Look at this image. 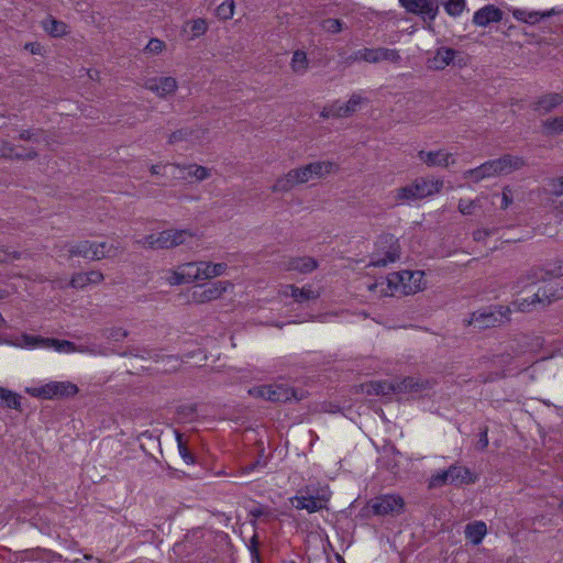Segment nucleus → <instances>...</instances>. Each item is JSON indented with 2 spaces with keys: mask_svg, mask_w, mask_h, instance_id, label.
<instances>
[{
  "mask_svg": "<svg viewBox=\"0 0 563 563\" xmlns=\"http://www.w3.org/2000/svg\"><path fill=\"white\" fill-rule=\"evenodd\" d=\"M368 290L377 297L407 296L426 288L424 273L421 271H400L368 285Z\"/></svg>",
  "mask_w": 563,
  "mask_h": 563,
  "instance_id": "obj_1",
  "label": "nucleus"
},
{
  "mask_svg": "<svg viewBox=\"0 0 563 563\" xmlns=\"http://www.w3.org/2000/svg\"><path fill=\"white\" fill-rule=\"evenodd\" d=\"M330 497L331 492L327 485L309 484L289 500L297 510H306L309 514H313L327 508Z\"/></svg>",
  "mask_w": 563,
  "mask_h": 563,
  "instance_id": "obj_2",
  "label": "nucleus"
},
{
  "mask_svg": "<svg viewBox=\"0 0 563 563\" xmlns=\"http://www.w3.org/2000/svg\"><path fill=\"white\" fill-rule=\"evenodd\" d=\"M523 165V161L518 156L505 155L500 158L488 161L481 166L465 172V178L475 181L485 178L510 174L519 169Z\"/></svg>",
  "mask_w": 563,
  "mask_h": 563,
  "instance_id": "obj_3",
  "label": "nucleus"
},
{
  "mask_svg": "<svg viewBox=\"0 0 563 563\" xmlns=\"http://www.w3.org/2000/svg\"><path fill=\"white\" fill-rule=\"evenodd\" d=\"M10 344L25 350H54L58 353H73L76 351L74 343L66 340L43 338L41 335L21 333L12 336Z\"/></svg>",
  "mask_w": 563,
  "mask_h": 563,
  "instance_id": "obj_4",
  "label": "nucleus"
},
{
  "mask_svg": "<svg viewBox=\"0 0 563 563\" xmlns=\"http://www.w3.org/2000/svg\"><path fill=\"white\" fill-rule=\"evenodd\" d=\"M443 187V181L434 178H418L412 184L397 189L396 199L411 202L438 194Z\"/></svg>",
  "mask_w": 563,
  "mask_h": 563,
  "instance_id": "obj_5",
  "label": "nucleus"
},
{
  "mask_svg": "<svg viewBox=\"0 0 563 563\" xmlns=\"http://www.w3.org/2000/svg\"><path fill=\"white\" fill-rule=\"evenodd\" d=\"M194 236L187 229H168L156 234L144 236L140 243L150 249H170L185 244Z\"/></svg>",
  "mask_w": 563,
  "mask_h": 563,
  "instance_id": "obj_6",
  "label": "nucleus"
},
{
  "mask_svg": "<svg viewBox=\"0 0 563 563\" xmlns=\"http://www.w3.org/2000/svg\"><path fill=\"white\" fill-rule=\"evenodd\" d=\"M400 258L398 240L394 235H383L375 243L371 255L369 266L384 267Z\"/></svg>",
  "mask_w": 563,
  "mask_h": 563,
  "instance_id": "obj_7",
  "label": "nucleus"
},
{
  "mask_svg": "<svg viewBox=\"0 0 563 563\" xmlns=\"http://www.w3.org/2000/svg\"><path fill=\"white\" fill-rule=\"evenodd\" d=\"M120 253V247L107 242L82 241L69 249L70 256H81L84 258L99 261L102 258L115 257Z\"/></svg>",
  "mask_w": 563,
  "mask_h": 563,
  "instance_id": "obj_8",
  "label": "nucleus"
},
{
  "mask_svg": "<svg viewBox=\"0 0 563 563\" xmlns=\"http://www.w3.org/2000/svg\"><path fill=\"white\" fill-rule=\"evenodd\" d=\"M25 391L36 398L53 399L69 397L78 393V387L70 382H47L25 388Z\"/></svg>",
  "mask_w": 563,
  "mask_h": 563,
  "instance_id": "obj_9",
  "label": "nucleus"
},
{
  "mask_svg": "<svg viewBox=\"0 0 563 563\" xmlns=\"http://www.w3.org/2000/svg\"><path fill=\"white\" fill-rule=\"evenodd\" d=\"M477 476L470 468L461 465H452L446 471L439 472L431 476L430 486L440 487L445 484L463 485L475 483Z\"/></svg>",
  "mask_w": 563,
  "mask_h": 563,
  "instance_id": "obj_10",
  "label": "nucleus"
},
{
  "mask_svg": "<svg viewBox=\"0 0 563 563\" xmlns=\"http://www.w3.org/2000/svg\"><path fill=\"white\" fill-rule=\"evenodd\" d=\"M510 312L508 307H489L473 312L468 324L477 329L496 327L508 320Z\"/></svg>",
  "mask_w": 563,
  "mask_h": 563,
  "instance_id": "obj_11",
  "label": "nucleus"
},
{
  "mask_svg": "<svg viewBox=\"0 0 563 563\" xmlns=\"http://www.w3.org/2000/svg\"><path fill=\"white\" fill-rule=\"evenodd\" d=\"M234 284L230 280H217L203 286L195 287L191 291V301L195 303H207L221 298L224 294L231 292Z\"/></svg>",
  "mask_w": 563,
  "mask_h": 563,
  "instance_id": "obj_12",
  "label": "nucleus"
},
{
  "mask_svg": "<svg viewBox=\"0 0 563 563\" xmlns=\"http://www.w3.org/2000/svg\"><path fill=\"white\" fill-rule=\"evenodd\" d=\"M335 164L330 161H318L307 164L302 167L290 170V177H295L297 183L306 184L310 180L322 178L335 169Z\"/></svg>",
  "mask_w": 563,
  "mask_h": 563,
  "instance_id": "obj_13",
  "label": "nucleus"
},
{
  "mask_svg": "<svg viewBox=\"0 0 563 563\" xmlns=\"http://www.w3.org/2000/svg\"><path fill=\"white\" fill-rule=\"evenodd\" d=\"M249 395L276 402L298 399L296 391L284 383L254 387L249 389Z\"/></svg>",
  "mask_w": 563,
  "mask_h": 563,
  "instance_id": "obj_14",
  "label": "nucleus"
},
{
  "mask_svg": "<svg viewBox=\"0 0 563 563\" xmlns=\"http://www.w3.org/2000/svg\"><path fill=\"white\" fill-rule=\"evenodd\" d=\"M353 62L379 63L390 62L398 63L400 60L399 52L395 48L376 47V48H361L354 52L351 57Z\"/></svg>",
  "mask_w": 563,
  "mask_h": 563,
  "instance_id": "obj_15",
  "label": "nucleus"
},
{
  "mask_svg": "<svg viewBox=\"0 0 563 563\" xmlns=\"http://www.w3.org/2000/svg\"><path fill=\"white\" fill-rule=\"evenodd\" d=\"M365 98L360 92L353 93L350 99L342 103L340 101H335L323 108L321 111V117L329 118H346L357 111L361 106L365 102Z\"/></svg>",
  "mask_w": 563,
  "mask_h": 563,
  "instance_id": "obj_16",
  "label": "nucleus"
},
{
  "mask_svg": "<svg viewBox=\"0 0 563 563\" xmlns=\"http://www.w3.org/2000/svg\"><path fill=\"white\" fill-rule=\"evenodd\" d=\"M562 297V291H559L558 288H554L552 284H548L543 288H540L529 301L528 299H523L521 301H515L514 308L519 311L530 310L532 307L537 305H549L553 300L560 299Z\"/></svg>",
  "mask_w": 563,
  "mask_h": 563,
  "instance_id": "obj_17",
  "label": "nucleus"
},
{
  "mask_svg": "<svg viewBox=\"0 0 563 563\" xmlns=\"http://www.w3.org/2000/svg\"><path fill=\"white\" fill-rule=\"evenodd\" d=\"M369 505L374 515H399L404 510L405 501L399 495L386 494L375 497Z\"/></svg>",
  "mask_w": 563,
  "mask_h": 563,
  "instance_id": "obj_18",
  "label": "nucleus"
},
{
  "mask_svg": "<svg viewBox=\"0 0 563 563\" xmlns=\"http://www.w3.org/2000/svg\"><path fill=\"white\" fill-rule=\"evenodd\" d=\"M563 275V264H558L553 268L544 271L542 268H531L526 274L521 275L517 283L512 286L515 292H520L528 286L534 285L538 282L545 280L547 276L560 277Z\"/></svg>",
  "mask_w": 563,
  "mask_h": 563,
  "instance_id": "obj_19",
  "label": "nucleus"
},
{
  "mask_svg": "<svg viewBox=\"0 0 563 563\" xmlns=\"http://www.w3.org/2000/svg\"><path fill=\"white\" fill-rule=\"evenodd\" d=\"M402 8L423 21L433 22L439 12V0H399Z\"/></svg>",
  "mask_w": 563,
  "mask_h": 563,
  "instance_id": "obj_20",
  "label": "nucleus"
},
{
  "mask_svg": "<svg viewBox=\"0 0 563 563\" xmlns=\"http://www.w3.org/2000/svg\"><path fill=\"white\" fill-rule=\"evenodd\" d=\"M144 87L158 98H166L177 91L178 81L172 76L151 77L145 80Z\"/></svg>",
  "mask_w": 563,
  "mask_h": 563,
  "instance_id": "obj_21",
  "label": "nucleus"
},
{
  "mask_svg": "<svg viewBox=\"0 0 563 563\" xmlns=\"http://www.w3.org/2000/svg\"><path fill=\"white\" fill-rule=\"evenodd\" d=\"M195 269L196 262L184 263L173 269H168L165 279L172 286L191 284L196 282Z\"/></svg>",
  "mask_w": 563,
  "mask_h": 563,
  "instance_id": "obj_22",
  "label": "nucleus"
},
{
  "mask_svg": "<svg viewBox=\"0 0 563 563\" xmlns=\"http://www.w3.org/2000/svg\"><path fill=\"white\" fill-rule=\"evenodd\" d=\"M280 292L284 297H291L296 302L303 303L317 299L321 294V289L312 285H305L301 288L294 285H286L282 288Z\"/></svg>",
  "mask_w": 563,
  "mask_h": 563,
  "instance_id": "obj_23",
  "label": "nucleus"
},
{
  "mask_svg": "<svg viewBox=\"0 0 563 563\" xmlns=\"http://www.w3.org/2000/svg\"><path fill=\"white\" fill-rule=\"evenodd\" d=\"M457 52L450 47H439L427 60V66L433 70H442L453 63Z\"/></svg>",
  "mask_w": 563,
  "mask_h": 563,
  "instance_id": "obj_24",
  "label": "nucleus"
},
{
  "mask_svg": "<svg viewBox=\"0 0 563 563\" xmlns=\"http://www.w3.org/2000/svg\"><path fill=\"white\" fill-rule=\"evenodd\" d=\"M501 10L494 4H487L474 13L473 23L477 26L485 27L489 23L501 21Z\"/></svg>",
  "mask_w": 563,
  "mask_h": 563,
  "instance_id": "obj_25",
  "label": "nucleus"
},
{
  "mask_svg": "<svg viewBox=\"0 0 563 563\" xmlns=\"http://www.w3.org/2000/svg\"><path fill=\"white\" fill-rule=\"evenodd\" d=\"M419 158L430 167L433 166H448L454 163V157L451 153L443 150L433 152H419Z\"/></svg>",
  "mask_w": 563,
  "mask_h": 563,
  "instance_id": "obj_26",
  "label": "nucleus"
},
{
  "mask_svg": "<svg viewBox=\"0 0 563 563\" xmlns=\"http://www.w3.org/2000/svg\"><path fill=\"white\" fill-rule=\"evenodd\" d=\"M151 173L166 178L187 180L185 167L178 164L152 165Z\"/></svg>",
  "mask_w": 563,
  "mask_h": 563,
  "instance_id": "obj_27",
  "label": "nucleus"
},
{
  "mask_svg": "<svg viewBox=\"0 0 563 563\" xmlns=\"http://www.w3.org/2000/svg\"><path fill=\"white\" fill-rule=\"evenodd\" d=\"M103 280V274L99 271L77 273L71 277L70 285L77 289H84L90 285H98Z\"/></svg>",
  "mask_w": 563,
  "mask_h": 563,
  "instance_id": "obj_28",
  "label": "nucleus"
},
{
  "mask_svg": "<svg viewBox=\"0 0 563 563\" xmlns=\"http://www.w3.org/2000/svg\"><path fill=\"white\" fill-rule=\"evenodd\" d=\"M563 103V96L556 92H550L541 96L534 103V110L550 112Z\"/></svg>",
  "mask_w": 563,
  "mask_h": 563,
  "instance_id": "obj_29",
  "label": "nucleus"
},
{
  "mask_svg": "<svg viewBox=\"0 0 563 563\" xmlns=\"http://www.w3.org/2000/svg\"><path fill=\"white\" fill-rule=\"evenodd\" d=\"M318 267V263L313 257L302 256L290 258L287 264V269L298 272L300 274H308Z\"/></svg>",
  "mask_w": 563,
  "mask_h": 563,
  "instance_id": "obj_30",
  "label": "nucleus"
},
{
  "mask_svg": "<svg viewBox=\"0 0 563 563\" xmlns=\"http://www.w3.org/2000/svg\"><path fill=\"white\" fill-rule=\"evenodd\" d=\"M486 533L487 527L486 523L483 521H475L468 523L465 528L466 539L475 545L479 544L483 541Z\"/></svg>",
  "mask_w": 563,
  "mask_h": 563,
  "instance_id": "obj_31",
  "label": "nucleus"
},
{
  "mask_svg": "<svg viewBox=\"0 0 563 563\" xmlns=\"http://www.w3.org/2000/svg\"><path fill=\"white\" fill-rule=\"evenodd\" d=\"M42 26L46 33L54 37H62L69 33V26L65 22L58 21L52 16L46 18L42 22Z\"/></svg>",
  "mask_w": 563,
  "mask_h": 563,
  "instance_id": "obj_32",
  "label": "nucleus"
},
{
  "mask_svg": "<svg viewBox=\"0 0 563 563\" xmlns=\"http://www.w3.org/2000/svg\"><path fill=\"white\" fill-rule=\"evenodd\" d=\"M553 13V10L541 13L538 11H527L521 9H516L512 12L514 18L517 21L534 24L539 22L542 18L551 16Z\"/></svg>",
  "mask_w": 563,
  "mask_h": 563,
  "instance_id": "obj_33",
  "label": "nucleus"
},
{
  "mask_svg": "<svg viewBox=\"0 0 563 563\" xmlns=\"http://www.w3.org/2000/svg\"><path fill=\"white\" fill-rule=\"evenodd\" d=\"M309 66L307 54L303 51H296L292 54L290 67L291 70L297 75H303Z\"/></svg>",
  "mask_w": 563,
  "mask_h": 563,
  "instance_id": "obj_34",
  "label": "nucleus"
},
{
  "mask_svg": "<svg viewBox=\"0 0 563 563\" xmlns=\"http://www.w3.org/2000/svg\"><path fill=\"white\" fill-rule=\"evenodd\" d=\"M184 167L186 169L187 180H189L190 178H194L197 181H202V180L208 179L211 176V169H209L205 166L190 164V165H184Z\"/></svg>",
  "mask_w": 563,
  "mask_h": 563,
  "instance_id": "obj_35",
  "label": "nucleus"
},
{
  "mask_svg": "<svg viewBox=\"0 0 563 563\" xmlns=\"http://www.w3.org/2000/svg\"><path fill=\"white\" fill-rule=\"evenodd\" d=\"M189 29V38L195 40L202 36L208 30V23L205 19H196L186 23L185 31Z\"/></svg>",
  "mask_w": 563,
  "mask_h": 563,
  "instance_id": "obj_36",
  "label": "nucleus"
},
{
  "mask_svg": "<svg viewBox=\"0 0 563 563\" xmlns=\"http://www.w3.org/2000/svg\"><path fill=\"white\" fill-rule=\"evenodd\" d=\"M486 199L487 198H477L475 200L461 199L459 202V211L465 216L473 214L477 209H482L484 207V200Z\"/></svg>",
  "mask_w": 563,
  "mask_h": 563,
  "instance_id": "obj_37",
  "label": "nucleus"
},
{
  "mask_svg": "<svg viewBox=\"0 0 563 563\" xmlns=\"http://www.w3.org/2000/svg\"><path fill=\"white\" fill-rule=\"evenodd\" d=\"M203 266L208 280L224 275L229 267L227 263H213L209 261H205Z\"/></svg>",
  "mask_w": 563,
  "mask_h": 563,
  "instance_id": "obj_38",
  "label": "nucleus"
},
{
  "mask_svg": "<svg viewBox=\"0 0 563 563\" xmlns=\"http://www.w3.org/2000/svg\"><path fill=\"white\" fill-rule=\"evenodd\" d=\"M0 399L5 404L7 407L20 410L21 409V396L9 389L0 387Z\"/></svg>",
  "mask_w": 563,
  "mask_h": 563,
  "instance_id": "obj_39",
  "label": "nucleus"
},
{
  "mask_svg": "<svg viewBox=\"0 0 563 563\" xmlns=\"http://www.w3.org/2000/svg\"><path fill=\"white\" fill-rule=\"evenodd\" d=\"M466 8V0H448L444 3L445 12L453 18L460 16Z\"/></svg>",
  "mask_w": 563,
  "mask_h": 563,
  "instance_id": "obj_40",
  "label": "nucleus"
},
{
  "mask_svg": "<svg viewBox=\"0 0 563 563\" xmlns=\"http://www.w3.org/2000/svg\"><path fill=\"white\" fill-rule=\"evenodd\" d=\"M296 185H299L295 177H290V170L282 178L277 179L273 189L275 191H288Z\"/></svg>",
  "mask_w": 563,
  "mask_h": 563,
  "instance_id": "obj_41",
  "label": "nucleus"
},
{
  "mask_svg": "<svg viewBox=\"0 0 563 563\" xmlns=\"http://www.w3.org/2000/svg\"><path fill=\"white\" fill-rule=\"evenodd\" d=\"M543 128L550 134L563 132V115L548 119L543 122Z\"/></svg>",
  "mask_w": 563,
  "mask_h": 563,
  "instance_id": "obj_42",
  "label": "nucleus"
},
{
  "mask_svg": "<svg viewBox=\"0 0 563 563\" xmlns=\"http://www.w3.org/2000/svg\"><path fill=\"white\" fill-rule=\"evenodd\" d=\"M218 18L222 20L231 19L234 14V1L225 0L221 4L218 5L217 10Z\"/></svg>",
  "mask_w": 563,
  "mask_h": 563,
  "instance_id": "obj_43",
  "label": "nucleus"
},
{
  "mask_svg": "<svg viewBox=\"0 0 563 563\" xmlns=\"http://www.w3.org/2000/svg\"><path fill=\"white\" fill-rule=\"evenodd\" d=\"M368 394L386 395L391 389V386L385 382L371 383L366 386Z\"/></svg>",
  "mask_w": 563,
  "mask_h": 563,
  "instance_id": "obj_44",
  "label": "nucleus"
},
{
  "mask_svg": "<svg viewBox=\"0 0 563 563\" xmlns=\"http://www.w3.org/2000/svg\"><path fill=\"white\" fill-rule=\"evenodd\" d=\"M165 48V43L159 38H151L145 46V53L151 55H158Z\"/></svg>",
  "mask_w": 563,
  "mask_h": 563,
  "instance_id": "obj_45",
  "label": "nucleus"
},
{
  "mask_svg": "<svg viewBox=\"0 0 563 563\" xmlns=\"http://www.w3.org/2000/svg\"><path fill=\"white\" fill-rule=\"evenodd\" d=\"M176 439H177L178 451H179L180 456L187 464H192L194 457L191 456V454L188 452L186 445L184 444L180 433L176 432Z\"/></svg>",
  "mask_w": 563,
  "mask_h": 563,
  "instance_id": "obj_46",
  "label": "nucleus"
},
{
  "mask_svg": "<svg viewBox=\"0 0 563 563\" xmlns=\"http://www.w3.org/2000/svg\"><path fill=\"white\" fill-rule=\"evenodd\" d=\"M205 261H197L196 262V269H195V276H196V282H203V280H208L207 279V276H206V271H205Z\"/></svg>",
  "mask_w": 563,
  "mask_h": 563,
  "instance_id": "obj_47",
  "label": "nucleus"
},
{
  "mask_svg": "<svg viewBox=\"0 0 563 563\" xmlns=\"http://www.w3.org/2000/svg\"><path fill=\"white\" fill-rule=\"evenodd\" d=\"M19 257V254L16 252H10L7 249L0 247V263H7L14 261Z\"/></svg>",
  "mask_w": 563,
  "mask_h": 563,
  "instance_id": "obj_48",
  "label": "nucleus"
},
{
  "mask_svg": "<svg viewBox=\"0 0 563 563\" xmlns=\"http://www.w3.org/2000/svg\"><path fill=\"white\" fill-rule=\"evenodd\" d=\"M249 551H250L251 556H252V563H260L258 551H257V542H256V537L255 536L252 537V539L250 540Z\"/></svg>",
  "mask_w": 563,
  "mask_h": 563,
  "instance_id": "obj_49",
  "label": "nucleus"
},
{
  "mask_svg": "<svg viewBox=\"0 0 563 563\" xmlns=\"http://www.w3.org/2000/svg\"><path fill=\"white\" fill-rule=\"evenodd\" d=\"M501 199V208L503 209H506L510 206V203L512 202V194H511V190L508 189V188H505L504 191H503V195L500 197Z\"/></svg>",
  "mask_w": 563,
  "mask_h": 563,
  "instance_id": "obj_50",
  "label": "nucleus"
},
{
  "mask_svg": "<svg viewBox=\"0 0 563 563\" xmlns=\"http://www.w3.org/2000/svg\"><path fill=\"white\" fill-rule=\"evenodd\" d=\"M324 27L331 32H339L341 30V23L339 20L329 19L324 22Z\"/></svg>",
  "mask_w": 563,
  "mask_h": 563,
  "instance_id": "obj_51",
  "label": "nucleus"
},
{
  "mask_svg": "<svg viewBox=\"0 0 563 563\" xmlns=\"http://www.w3.org/2000/svg\"><path fill=\"white\" fill-rule=\"evenodd\" d=\"M552 192L555 196H563V177L553 180Z\"/></svg>",
  "mask_w": 563,
  "mask_h": 563,
  "instance_id": "obj_52",
  "label": "nucleus"
},
{
  "mask_svg": "<svg viewBox=\"0 0 563 563\" xmlns=\"http://www.w3.org/2000/svg\"><path fill=\"white\" fill-rule=\"evenodd\" d=\"M25 49L33 55H41L43 52V47L40 43H27L25 44Z\"/></svg>",
  "mask_w": 563,
  "mask_h": 563,
  "instance_id": "obj_53",
  "label": "nucleus"
},
{
  "mask_svg": "<svg viewBox=\"0 0 563 563\" xmlns=\"http://www.w3.org/2000/svg\"><path fill=\"white\" fill-rule=\"evenodd\" d=\"M128 335V332L121 328L113 329L110 332V338H112L115 341H119L122 338H125Z\"/></svg>",
  "mask_w": 563,
  "mask_h": 563,
  "instance_id": "obj_54",
  "label": "nucleus"
},
{
  "mask_svg": "<svg viewBox=\"0 0 563 563\" xmlns=\"http://www.w3.org/2000/svg\"><path fill=\"white\" fill-rule=\"evenodd\" d=\"M487 445H488V434H487V430H484L479 434L478 446L481 450H484Z\"/></svg>",
  "mask_w": 563,
  "mask_h": 563,
  "instance_id": "obj_55",
  "label": "nucleus"
},
{
  "mask_svg": "<svg viewBox=\"0 0 563 563\" xmlns=\"http://www.w3.org/2000/svg\"><path fill=\"white\" fill-rule=\"evenodd\" d=\"M474 240L476 241H481L483 240L486 235H488V231L486 230H477L474 232Z\"/></svg>",
  "mask_w": 563,
  "mask_h": 563,
  "instance_id": "obj_56",
  "label": "nucleus"
},
{
  "mask_svg": "<svg viewBox=\"0 0 563 563\" xmlns=\"http://www.w3.org/2000/svg\"><path fill=\"white\" fill-rule=\"evenodd\" d=\"M10 295V291L7 289H0V300L7 298Z\"/></svg>",
  "mask_w": 563,
  "mask_h": 563,
  "instance_id": "obj_57",
  "label": "nucleus"
},
{
  "mask_svg": "<svg viewBox=\"0 0 563 563\" xmlns=\"http://www.w3.org/2000/svg\"><path fill=\"white\" fill-rule=\"evenodd\" d=\"M249 511H250L252 515H254L255 517H257V516H260V515L262 514V512H261V510H260V509H257V508H251V509L249 508Z\"/></svg>",
  "mask_w": 563,
  "mask_h": 563,
  "instance_id": "obj_58",
  "label": "nucleus"
},
{
  "mask_svg": "<svg viewBox=\"0 0 563 563\" xmlns=\"http://www.w3.org/2000/svg\"><path fill=\"white\" fill-rule=\"evenodd\" d=\"M21 137H23V139H30V137H31V134H30V132H24V133H22V134H21Z\"/></svg>",
  "mask_w": 563,
  "mask_h": 563,
  "instance_id": "obj_59",
  "label": "nucleus"
},
{
  "mask_svg": "<svg viewBox=\"0 0 563 563\" xmlns=\"http://www.w3.org/2000/svg\"><path fill=\"white\" fill-rule=\"evenodd\" d=\"M5 323V320L2 318V316L0 314V324H4Z\"/></svg>",
  "mask_w": 563,
  "mask_h": 563,
  "instance_id": "obj_60",
  "label": "nucleus"
},
{
  "mask_svg": "<svg viewBox=\"0 0 563 563\" xmlns=\"http://www.w3.org/2000/svg\"><path fill=\"white\" fill-rule=\"evenodd\" d=\"M560 507H561V509L563 510V501L561 503Z\"/></svg>",
  "mask_w": 563,
  "mask_h": 563,
  "instance_id": "obj_61",
  "label": "nucleus"
}]
</instances>
